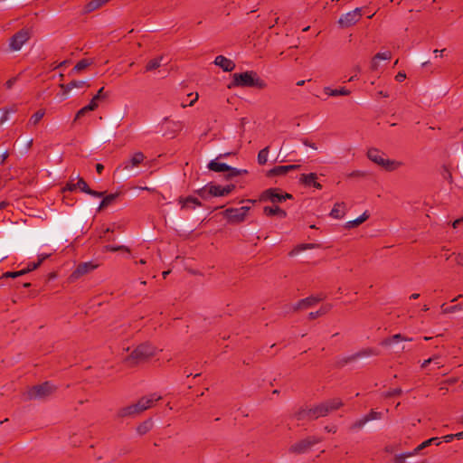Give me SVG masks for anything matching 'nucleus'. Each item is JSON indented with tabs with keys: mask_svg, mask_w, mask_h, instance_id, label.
Returning <instances> with one entry per match:
<instances>
[{
	"mask_svg": "<svg viewBox=\"0 0 463 463\" xmlns=\"http://www.w3.org/2000/svg\"><path fill=\"white\" fill-rule=\"evenodd\" d=\"M343 405L344 403L340 398H333L326 400L313 408H301L296 412L295 417L298 420H315L338 410Z\"/></svg>",
	"mask_w": 463,
	"mask_h": 463,
	"instance_id": "1",
	"label": "nucleus"
},
{
	"mask_svg": "<svg viewBox=\"0 0 463 463\" xmlns=\"http://www.w3.org/2000/svg\"><path fill=\"white\" fill-rule=\"evenodd\" d=\"M232 84L236 87H256L258 89H264L267 86V83L253 71H248L241 73H234L232 75Z\"/></svg>",
	"mask_w": 463,
	"mask_h": 463,
	"instance_id": "2",
	"label": "nucleus"
},
{
	"mask_svg": "<svg viewBox=\"0 0 463 463\" xmlns=\"http://www.w3.org/2000/svg\"><path fill=\"white\" fill-rule=\"evenodd\" d=\"M156 354V347L150 344L144 343L137 346L126 358V362L131 365H137L145 362Z\"/></svg>",
	"mask_w": 463,
	"mask_h": 463,
	"instance_id": "3",
	"label": "nucleus"
},
{
	"mask_svg": "<svg viewBox=\"0 0 463 463\" xmlns=\"http://www.w3.org/2000/svg\"><path fill=\"white\" fill-rule=\"evenodd\" d=\"M235 188L234 184L219 185L207 184L197 191L200 199L209 200L213 197H222L228 195Z\"/></svg>",
	"mask_w": 463,
	"mask_h": 463,
	"instance_id": "4",
	"label": "nucleus"
},
{
	"mask_svg": "<svg viewBox=\"0 0 463 463\" xmlns=\"http://www.w3.org/2000/svg\"><path fill=\"white\" fill-rule=\"evenodd\" d=\"M367 157L386 171H394L402 165L401 162L388 158L383 152L377 148H370L367 151Z\"/></svg>",
	"mask_w": 463,
	"mask_h": 463,
	"instance_id": "5",
	"label": "nucleus"
},
{
	"mask_svg": "<svg viewBox=\"0 0 463 463\" xmlns=\"http://www.w3.org/2000/svg\"><path fill=\"white\" fill-rule=\"evenodd\" d=\"M56 391V386L50 382H44L41 384L33 385L27 392L28 400H42Z\"/></svg>",
	"mask_w": 463,
	"mask_h": 463,
	"instance_id": "6",
	"label": "nucleus"
},
{
	"mask_svg": "<svg viewBox=\"0 0 463 463\" xmlns=\"http://www.w3.org/2000/svg\"><path fill=\"white\" fill-rule=\"evenodd\" d=\"M292 195L288 193L282 191L279 188H270L264 191L260 200L263 203H281L282 201L291 200Z\"/></svg>",
	"mask_w": 463,
	"mask_h": 463,
	"instance_id": "7",
	"label": "nucleus"
},
{
	"mask_svg": "<svg viewBox=\"0 0 463 463\" xmlns=\"http://www.w3.org/2000/svg\"><path fill=\"white\" fill-rule=\"evenodd\" d=\"M250 206H242L240 208H228L223 211V216L230 224H238L245 221L250 211Z\"/></svg>",
	"mask_w": 463,
	"mask_h": 463,
	"instance_id": "8",
	"label": "nucleus"
},
{
	"mask_svg": "<svg viewBox=\"0 0 463 463\" xmlns=\"http://www.w3.org/2000/svg\"><path fill=\"white\" fill-rule=\"evenodd\" d=\"M321 441L320 438L316 436H308L294 444H292L288 451L293 454H304L308 451L314 445Z\"/></svg>",
	"mask_w": 463,
	"mask_h": 463,
	"instance_id": "9",
	"label": "nucleus"
},
{
	"mask_svg": "<svg viewBox=\"0 0 463 463\" xmlns=\"http://www.w3.org/2000/svg\"><path fill=\"white\" fill-rule=\"evenodd\" d=\"M145 155L138 151L135 152L130 156L129 158L124 160L117 168V170H126L128 172H132L134 169L138 167L140 164H142L145 160Z\"/></svg>",
	"mask_w": 463,
	"mask_h": 463,
	"instance_id": "10",
	"label": "nucleus"
},
{
	"mask_svg": "<svg viewBox=\"0 0 463 463\" xmlns=\"http://www.w3.org/2000/svg\"><path fill=\"white\" fill-rule=\"evenodd\" d=\"M362 17V8L356 7L354 10L342 14L338 19V24L342 28H347L355 24Z\"/></svg>",
	"mask_w": 463,
	"mask_h": 463,
	"instance_id": "11",
	"label": "nucleus"
},
{
	"mask_svg": "<svg viewBox=\"0 0 463 463\" xmlns=\"http://www.w3.org/2000/svg\"><path fill=\"white\" fill-rule=\"evenodd\" d=\"M98 267L97 264H94L92 261L81 262L77 268L71 272L69 277L70 282H75L83 275L88 274L89 272L94 270Z\"/></svg>",
	"mask_w": 463,
	"mask_h": 463,
	"instance_id": "12",
	"label": "nucleus"
},
{
	"mask_svg": "<svg viewBox=\"0 0 463 463\" xmlns=\"http://www.w3.org/2000/svg\"><path fill=\"white\" fill-rule=\"evenodd\" d=\"M30 33L27 30H21L10 39L9 47L12 51H20L24 44L29 40Z\"/></svg>",
	"mask_w": 463,
	"mask_h": 463,
	"instance_id": "13",
	"label": "nucleus"
},
{
	"mask_svg": "<svg viewBox=\"0 0 463 463\" xmlns=\"http://www.w3.org/2000/svg\"><path fill=\"white\" fill-rule=\"evenodd\" d=\"M373 354H375L373 348H365V349H363V350H361L355 354H353L351 355L339 358L336 361L335 365L337 367L341 368V367H344L345 365H346L347 364L357 360L358 358L364 357V356H370Z\"/></svg>",
	"mask_w": 463,
	"mask_h": 463,
	"instance_id": "14",
	"label": "nucleus"
},
{
	"mask_svg": "<svg viewBox=\"0 0 463 463\" xmlns=\"http://www.w3.org/2000/svg\"><path fill=\"white\" fill-rule=\"evenodd\" d=\"M325 298V296H310L306 298H302L298 300L294 306L293 310L298 311L300 309H306L308 307H311L317 304L318 302L322 301Z\"/></svg>",
	"mask_w": 463,
	"mask_h": 463,
	"instance_id": "15",
	"label": "nucleus"
},
{
	"mask_svg": "<svg viewBox=\"0 0 463 463\" xmlns=\"http://www.w3.org/2000/svg\"><path fill=\"white\" fill-rule=\"evenodd\" d=\"M160 395H156V393H152L149 396H144L138 400L135 405L137 406V411L140 412L150 408L156 402L161 400Z\"/></svg>",
	"mask_w": 463,
	"mask_h": 463,
	"instance_id": "16",
	"label": "nucleus"
},
{
	"mask_svg": "<svg viewBox=\"0 0 463 463\" xmlns=\"http://www.w3.org/2000/svg\"><path fill=\"white\" fill-rule=\"evenodd\" d=\"M214 64L227 72L233 71L235 68L234 61L222 55H218L215 57Z\"/></svg>",
	"mask_w": 463,
	"mask_h": 463,
	"instance_id": "17",
	"label": "nucleus"
},
{
	"mask_svg": "<svg viewBox=\"0 0 463 463\" xmlns=\"http://www.w3.org/2000/svg\"><path fill=\"white\" fill-rule=\"evenodd\" d=\"M88 85L87 80H72L68 84H61L60 87L63 90L61 93V99L68 98V93L74 88H83Z\"/></svg>",
	"mask_w": 463,
	"mask_h": 463,
	"instance_id": "18",
	"label": "nucleus"
},
{
	"mask_svg": "<svg viewBox=\"0 0 463 463\" xmlns=\"http://www.w3.org/2000/svg\"><path fill=\"white\" fill-rule=\"evenodd\" d=\"M76 185L78 186V191L90 194L95 198H100L102 196V192H96L90 189L87 183L80 176L76 181Z\"/></svg>",
	"mask_w": 463,
	"mask_h": 463,
	"instance_id": "19",
	"label": "nucleus"
},
{
	"mask_svg": "<svg viewBox=\"0 0 463 463\" xmlns=\"http://www.w3.org/2000/svg\"><path fill=\"white\" fill-rule=\"evenodd\" d=\"M137 414H139V411H137V406L135 404H131L119 409L116 416L118 419H123L126 417H133Z\"/></svg>",
	"mask_w": 463,
	"mask_h": 463,
	"instance_id": "20",
	"label": "nucleus"
},
{
	"mask_svg": "<svg viewBox=\"0 0 463 463\" xmlns=\"http://www.w3.org/2000/svg\"><path fill=\"white\" fill-rule=\"evenodd\" d=\"M317 175L315 173L310 174H303L300 176V181L304 183L307 186L321 188V184L317 181Z\"/></svg>",
	"mask_w": 463,
	"mask_h": 463,
	"instance_id": "21",
	"label": "nucleus"
},
{
	"mask_svg": "<svg viewBox=\"0 0 463 463\" xmlns=\"http://www.w3.org/2000/svg\"><path fill=\"white\" fill-rule=\"evenodd\" d=\"M98 106H99V96H94L88 105L84 106L77 112L75 120L80 118V117L84 116L87 112L94 110L95 109L98 108Z\"/></svg>",
	"mask_w": 463,
	"mask_h": 463,
	"instance_id": "22",
	"label": "nucleus"
},
{
	"mask_svg": "<svg viewBox=\"0 0 463 463\" xmlns=\"http://www.w3.org/2000/svg\"><path fill=\"white\" fill-rule=\"evenodd\" d=\"M369 216H370L369 213L367 211H365L359 217L346 222L345 224L344 225V228L350 230V229L358 227L364 222H365L369 218Z\"/></svg>",
	"mask_w": 463,
	"mask_h": 463,
	"instance_id": "23",
	"label": "nucleus"
},
{
	"mask_svg": "<svg viewBox=\"0 0 463 463\" xmlns=\"http://www.w3.org/2000/svg\"><path fill=\"white\" fill-rule=\"evenodd\" d=\"M263 212L267 216H277L279 219L285 218L287 215L286 212L280 209L278 204L265 206Z\"/></svg>",
	"mask_w": 463,
	"mask_h": 463,
	"instance_id": "24",
	"label": "nucleus"
},
{
	"mask_svg": "<svg viewBox=\"0 0 463 463\" xmlns=\"http://www.w3.org/2000/svg\"><path fill=\"white\" fill-rule=\"evenodd\" d=\"M324 92L330 97H336V96H348L350 95L351 91L345 88H339V89H332L330 87H325L323 89Z\"/></svg>",
	"mask_w": 463,
	"mask_h": 463,
	"instance_id": "25",
	"label": "nucleus"
},
{
	"mask_svg": "<svg viewBox=\"0 0 463 463\" xmlns=\"http://www.w3.org/2000/svg\"><path fill=\"white\" fill-rule=\"evenodd\" d=\"M411 340H412V338H408L402 334H395L392 336L384 338L381 342V345L382 346H389V345H392L393 343H397L399 341H411Z\"/></svg>",
	"mask_w": 463,
	"mask_h": 463,
	"instance_id": "26",
	"label": "nucleus"
},
{
	"mask_svg": "<svg viewBox=\"0 0 463 463\" xmlns=\"http://www.w3.org/2000/svg\"><path fill=\"white\" fill-rule=\"evenodd\" d=\"M79 175H71L66 185L62 189V193L64 194V199H70L67 195H65L68 192H77L78 186L76 185V181L78 180Z\"/></svg>",
	"mask_w": 463,
	"mask_h": 463,
	"instance_id": "27",
	"label": "nucleus"
},
{
	"mask_svg": "<svg viewBox=\"0 0 463 463\" xmlns=\"http://www.w3.org/2000/svg\"><path fill=\"white\" fill-rule=\"evenodd\" d=\"M208 169L216 173H224L229 169V165L218 162L217 159L212 160L207 165Z\"/></svg>",
	"mask_w": 463,
	"mask_h": 463,
	"instance_id": "28",
	"label": "nucleus"
},
{
	"mask_svg": "<svg viewBox=\"0 0 463 463\" xmlns=\"http://www.w3.org/2000/svg\"><path fill=\"white\" fill-rule=\"evenodd\" d=\"M99 199H101L100 203H111L115 200H126L121 192L109 193L106 195L102 193V196Z\"/></svg>",
	"mask_w": 463,
	"mask_h": 463,
	"instance_id": "29",
	"label": "nucleus"
},
{
	"mask_svg": "<svg viewBox=\"0 0 463 463\" xmlns=\"http://www.w3.org/2000/svg\"><path fill=\"white\" fill-rule=\"evenodd\" d=\"M441 443V441L439 440V438L438 437H433V438H430L423 442H421L419 446H417L413 451L415 452V454L419 453L420 450L426 449L427 447L432 445V444H435L437 446H439V444Z\"/></svg>",
	"mask_w": 463,
	"mask_h": 463,
	"instance_id": "30",
	"label": "nucleus"
},
{
	"mask_svg": "<svg viewBox=\"0 0 463 463\" xmlns=\"http://www.w3.org/2000/svg\"><path fill=\"white\" fill-rule=\"evenodd\" d=\"M332 306L330 304L323 305L317 311L310 312L308 314V318L310 320L316 319L319 317L326 315L331 309Z\"/></svg>",
	"mask_w": 463,
	"mask_h": 463,
	"instance_id": "31",
	"label": "nucleus"
},
{
	"mask_svg": "<svg viewBox=\"0 0 463 463\" xmlns=\"http://www.w3.org/2000/svg\"><path fill=\"white\" fill-rule=\"evenodd\" d=\"M298 165H279L275 167L272 172L277 175H283L288 173V171L298 168Z\"/></svg>",
	"mask_w": 463,
	"mask_h": 463,
	"instance_id": "32",
	"label": "nucleus"
},
{
	"mask_svg": "<svg viewBox=\"0 0 463 463\" xmlns=\"http://www.w3.org/2000/svg\"><path fill=\"white\" fill-rule=\"evenodd\" d=\"M47 257H48V255L42 256V257L39 258L38 261L28 263L27 267L25 269H22V271H25V274H27L28 272L35 270L36 269H38V267H40V265L43 263V261Z\"/></svg>",
	"mask_w": 463,
	"mask_h": 463,
	"instance_id": "33",
	"label": "nucleus"
},
{
	"mask_svg": "<svg viewBox=\"0 0 463 463\" xmlns=\"http://www.w3.org/2000/svg\"><path fill=\"white\" fill-rule=\"evenodd\" d=\"M225 173H227L226 176L228 178H232V177H235V176H238L241 175L247 174L248 171L245 169H238V168L229 165V169H227V171Z\"/></svg>",
	"mask_w": 463,
	"mask_h": 463,
	"instance_id": "34",
	"label": "nucleus"
},
{
	"mask_svg": "<svg viewBox=\"0 0 463 463\" xmlns=\"http://www.w3.org/2000/svg\"><path fill=\"white\" fill-rule=\"evenodd\" d=\"M162 61H163V56L150 60L146 64V70L153 71V70L159 68L161 66Z\"/></svg>",
	"mask_w": 463,
	"mask_h": 463,
	"instance_id": "35",
	"label": "nucleus"
},
{
	"mask_svg": "<svg viewBox=\"0 0 463 463\" xmlns=\"http://www.w3.org/2000/svg\"><path fill=\"white\" fill-rule=\"evenodd\" d=\"M268 156H269V146L264 147L261 149L258 154V163L260 165H265L268 162Z\"/></svg>",
	"mask_w": 463,
	"mask_h": 463,
	"instance_id": "36",
	"label": "nucleus"
},
{
	"mask_svg": "<svg viewBox=\"0 0 463 463\" xmlns=\"http://www.w3.org/2000/svg\"><path fill=\"white\" fill-rule=\"evenodd\" d=\"M151 427H152L151 420H145L144 422L140 423L137 426V431L138 434L144 435L150 430Z\"/></svg>",
	"mask_w": 463,
	"mask_h": 463,
	"instance_id": "37",
	"label": "nucleus"
},
{
	"mask_svg": "<svg viewBox=\"0 0 463 463\" xmlns=\"http://www.w3.org/2000/svg\"><path fill=\"white\" fill-rule=\"evenodd\" d=\"M413 455H415V452L413 450L410 452L398 454L394 457L393 463H406V458Z\"/></svg>",
	"mask_w": 463,
	"mask_h": 463,
	"instance_id": "38",
	"label": "nucleus"
},
{
	"mask_svg": "<svg viewBox=\"0 0 463 463\" xmlns=\"http://www.w3.org/2000/svg\"><path fill=\"white\" fill-rule=\"evenodd\" d=\"M105 250L106 251H111V252H115V251H126V252H129L130 250L128 247L125 246V245H118V246H114V245H106L104 247Z\"/></svg>",
	"mask_w": 463,
	"mask_h": 463,
	"instance_id": "39",
	"label": "nucleus"
},
{
	"mask_svg": "<svg viewBox=\"0 0 463 463\" xmlns=\"http://www.w3.org/2000/svg\"><path fill=\"white\" fill-rule=\"evenodd\" d=\"M43 116H44V111H43V110H39V111L35 112L30 118L28 124L30 126H35L43 118Z\"/></svg>",
	"mask_w": 463,
	"mask_h": 463,
	"instance_id": "40",
	"label": "nucleus"
},
{
	"mask_svg": "<svg viewBox=\"0 0 463 463\" xmlns=\"http://www.w3.org/2000/svg\"><path fill=\"white\" fill-rule=\"evenodd\" d=\"M402 393V390L401 388H394V389H390L389 391L385 392L383 393V397L388 399V398H392V397H398V396H401Z\"/></svg>",
	"mask_w": 463,
	"mask_h": 463,
	"instance_id": "41",
	"label": "nucleus"
},
{
	"mask_svg": "<svg viewBox=\"0 0 463 463\" xmlns=\"http://www.w3.org/2000/svg\"><path fill=\"white\" fill-rule=\"evenodd\" d=\"M383 416V413L380 411H375L373 410H371L370 412L366 415H364V417L366 419V421L373 420H380Z\"/></svg>",
	"mask_w": 463,
	"mask_h": 463,
	"instance_id": "42",
	"label": "nucleus"
},
{
	"mask_svg": "<svg viewBox=\"0 0 463 463\" xmlns=\"http://www.w3.org/2000/svg\"><path fill=\"white\" fill-rule=\"evenodd\" d=\"M367 423L366 419L363 416L362 418L356 420L350 427V430H354L358 429H362Z\"/></svg>",
	"mask_w": 463,
	"mask_h": 463,
	"instance_id": "43",
	"label": "nucleus"
},
{
	"mask_svg": "<svg viewBox=\"0 0 463 463\" xmlns=\"http://www.w3.org/2000/svg\"><path fill=\"white\" fill-rule=\"evenodd\" d=\"M90 64L89 60L83 59L77 62V64L74 66L73 71H80L83 69L87 68Z\"/></svg>",
	"mask_w": 463,
	"mask_h": 463,
	"instance_id": "44",
	"label": "nucleus"
},
{
	"mask_svg": "<svg viewBox=\"0 0 463 463\" xmlns=\"http://www.w3.org/2000/svg\"><path fill=\"white\" fill-rule=\"evenodd\" d=\"M25 274V271L18 270V271H7L3 274V278H13L15 279L17 277L23 276Z\"/></svg>",
	"mask_w": 463,
	"mask_h": 463,
	"instance_id": "45",
	"label": "nucleus"
},
{
	"mask_svg": "<svg viewBox=\"0 0 463 463\" xmlns=\"http://www.w3.org/2000/svg\"><path fill=\"white\" fill-rule=\"evenodd\" d=\"M373 57H375L379 61L390 60L391 52H378Z\"/></svg>",
	"mask_w": 463,
	"mask_h": 463,
	"instance_id": "46",
	"label": "nucleus"
},
{
	"mask_svg": "<svg viewBox=\"0 0 463 463\" xmlns=\"http://www.w3.org/2000/svg\"><path fill=\"white\" fill-rule=\"evenodd\" d=\"M317 247H318V245L315 244V243H303V244H299L297 247V250L299 251V250H304L315 249Z\"/></svg>",
	"mask_w": 463,
	"mask_h": 463,
	"instance_id": "47",
	"label": "nucleus"
},
{
	"mask_svg": "<svg viewBox=\"0 0 463 463\" xmlns=\"http://www.w3.org/2000/svg\"><path fill=\"white\" fill-rule=\"evenodd\" d=\"M9 114V109H5L0 110V125L4 124L8 119Z\"/></svg>",
	"mask_w": 463,
	"mask_h": 463,
	"instance_id": "48",
	"label": "nucleus"
},
{
	"mask_svg": "<svg viewBox=\"0 0 463 463\" xmlns=\"http://www.w3.org/2000/svg\"><path fill=\"white\" fill-rule=\"evenodd\" d=\"M344 214H345L344 211L337 209V208L332 209L331 213H330V215L335 218H341L344 216Z\"/></svg>",
	"mask_w": 463,
	"mask_h": 463,
	"instance_id": "49",
	"label": "nucleus"
},
{
	"mask_svg": "<svg viewBox=\"0 0 463 463\" xmlns=\"http://www.w3.org/2000/svg\"><path fill=\"white\" fill-rule=\"evenodd\" d=\"M379 67V60H377L375 57L373 58L371 61V69L373 71H376Z\"/></svg>",
	"mask_w": 463,
	"mask_h": 463,
	"instance_id": "50",
	"label": "nucleus"
},
{
	"mask_svg": "<svg viewBox=\"0 0 463 463\" xmlns=\"http://www.w3.org/2000/svg\"><path fill=\"white\" fill-rule=\"evenodd\" d=\"M460 309L459 307V305H454V306H451V307H447L444 312L445 313H452V312H455L457 310Z\"/></svg>",
	"mask_w": 463,
	"mask_h": 463,
	"instance_id": "51",
	"label": "nucleus"
},
{
	"mask_svg": "<svg viewBox=\"0 0 463 463\" xmlns=\"http://www.w3.org/2000/svg\"><path fill=\"white\" fill-rule=\"evenodd\" d=\"M395 79L397 81L402 82L406 79V74L404 72L400 71L395 76Z\"/></svg>",
	"mask_w": 463,
	"mask_h": 463,
	"instance_id": "52",
	"label": "nucleus"
},
{
	"mask_svg": "<svg viewBox=\"0 0 463 463\" xmlns=\"http://www.w3.org/2000/svg\"><path fill=\"white\" fill-rule=\"evenodd\" d=\"M444 442H450L452 441L454 439H456V436L455 434H448V435H445L444 437H442Z\"/></svg>",
	"mask_w": 463,
	"mask_h": 463,
	"instance_id": "53",
	"label": "nucleus"
},
{
	"mask_svg": "<svg viewBox=\"0 0 463 463\" xmlns=\"http://www.w3.org/2000/svg\"><path fill=\"white\" fill-rule=\"evenodd\" d=\"M463 223V216L460 217V218H458L456 219L453 222H452V226L453 228H458L459 225H461Z\"/></svg>",
	"mask_w": 463,
	"mask_h": 463,
	"instance_id": "54",
	"label": "nucleus"
},
{
	"mask_svg": "<svg viewBox=\"0 0 463 463\" xmlns=\"http://www.w3.org/2000/svg\"><path fill=\"white\" fill-rule=\"evenodd\" d=\"M302 143H303V145H305L306 146H309V147H311L312 149H315V150H317V146H316V144H314V143H310V142H309L308 140H307V139H304V140L302 141Z\"/></svg>",
	"mask_w": 463,
	"mask_h": 463,
	"instance_id": "55",
	"label": "nucleus"
},
{
	"mask_svg": "<svg viewBox=\"0 0 463 463\" xmlns=\"http://www.w3.org/2000/svg\"><path fill=\"white\" fill-rule=\"evenodd\" d=\"M196 204H181V211H186V210H189V209H194V206ZM199 206H201L202 204H198Z\"/></svg>",
	"mask_w": 463,
	"mask_h": 463,
	"instance_id": "56",
	"label": "nucleus"
},
{
	"mask_svg": "<svg viewBox=\"0 0 463 463\" xmlns=\"http://www.w3.org/2000/svg\"><path fill=\"white\" fill-rule=\"evenodd\" d=\"M15 81H16V78H12V79L8 80L5 83L6 88L11 89L14 86V84L15 83Z\"/></svg>",
	"mask_w": 463,
	"mask_h": 463,
	"instance_id": "57",
	"label": "nucleus"
},
{
	"mask_svg": "<svg viewBox=\"0 0 463 463\" xmlns=\"http://www.w3.org/2000/svg\"><path fill=\"white\" fill-rule=\"evenodd\" d=\"M456 262H457L458 265L463 266V253H458V254L456 256Z\"/></svg>",
	"mask_w": 463,
	"mask_h": 463,
	"instance_id": "58",
	"label": "nucleus"
},
{
	"mask_svg": "<svg viewBox=\"0 0 463 463\" xmlns=\"http://www.w3.org/2000/svg\"><path fill=\"white\" fill-rule=\"evenodd\" d=\"M179 203H183V202L180 201ZM184 203H199V199L198 198L190 197V198H187Z\"/></svg>",
	"mask_w": 463,
	"mask_h": 463,
	"instance_id": "59",
	"label": "nucleus"
},
{
	"mask_svg": "<svg viewBox=\"0 0 463 463\" xmlns=\"http://www.w3.org/2000/svg\"><path fill=\"white\" fill-rule=\"evenodd\" d=\"M444 52H446V49L434 50L433 53L436 55V57H438V56H442Z\"/></svg>",
	"mask_w": 463,
	"mask_h": 463,
	"instance_id": "60",
	"label": "nucleus"
},
{
	"mask_svg": "<svg viewBox=\"0 0 463 463\" xmlns=\"http://www.w3.org/2000/svg\"><path fill=\"white\" fill-rule=\"evenodd\" d=\"M432 361V358H429L424 360V362L421 364V368H426Z\"/></svg>",
	"mask_w": 463,
	"mask_h": 463,
	"instance_id": "61",
	"label": "nucleus"
},
{
	"mask_svg": "<svg viewBox=\"0 0 463 463\" xmlns=\"http://www.w3.org/2000/svg\"><path fill=\"white\" fill-rule=\"evenodd\" d=\"M364 175V173L362 171H354L353 173L350 174V176H363Z\"/></svg>",
	"mask_w": 463,
	"mask_h": 463,
	"instance_id": "62",
	"label": "nucleus"
},
{
	"mask_svg": "<svg viewBox=\"0 0 463 463\" xmlns=\"http://www.w3.org/2000/svg\"><path fill=\"white\" fill-rule=\"evenodd\" d=\"M103 169H104L103 165H101V164H97V165H96V171H97L99 174H100V173L102 172V170H103Z\"/></svg>",
	"mask_w": 463,
	"mask_h": 463,
	"instance_id": "63",
	"label": "nucleus"
},
{
	"mask_svg": "<svg viewBox=\"0 0 463 463\" xmlns=\"http://www.w3.org/2000/svg\"><path fill=\"white\" fill-rule=\"evenodd\" d=\"M457 439H463V430L458 433H455Z\"/></svg>",
	"mask_w": 463,
	"mask_h": 463,
	"instance_id": "64",
	"label": "nucleus"
}]
</instances>
